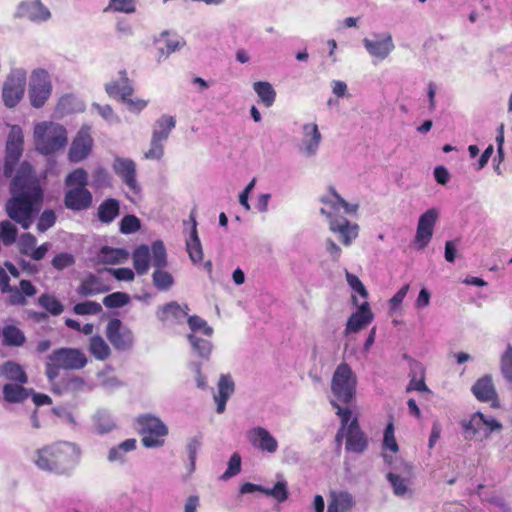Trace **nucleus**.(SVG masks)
Masks as SVG:
<instances>
[{"label":"nucleus","mask_w":512,"mask_h":512,"mask_svg":"<svg viewBox=\"0 0 512 512\" xmlns=\"http://www.w3.org/2000/svg\"><path fill=\"white\" fill-rule=\"evenodd\" d=\"M3 343L7 346H22L26 337L23 331L15 325H7L2 330Z\"/></svg>","instance_id":"58836bf2"},{"label":"nucleus","mask_w":512,"mask_h":512,"mask_svg":"<svg viewBox=\"0 0 512 512\" xmlns=\"http://www.w3.org/2000/svg\"><path fill=\"white\" fill-rule=\"evenodd\" d=\"M356 387V374L347 363H340L331 379V405L338 410L341 404H349L356 395Z\"/></svg>","instance_id":"39448f33"},{"label":"nucleus","mask_w":512,"mask_h":512,"mask_svg":"<svg viewBox=\"0 0 512 512\" xmlns=\"http://www.w3.org/2000/svg\"><path fill=\"white\" fill-rule=\"evenodd\" d=\"M352 300L353 303L358 306V309L349 317L345 327V334L359 332L367 327L374 319V314L367 301L359 304L356 295L352 296Z\"/></svg>","instance_id":"5701e85b"},{"label":"nucleus","mask_w":512,"mask_h":512,"mask_svg":"<svg viewBox=\"0 0 512 512\" xmlns=\"http://www.w3.org/2000/svg\"><path fill=\"white\" fill-rule=\"evenodd\" d=\"M136 440L133 438L126 439L119 445L110 448L107 459L111 463L123 464L126 461V455L136 449Z\"/></svg>","instance_id":"2f4dec72"},{"label":"nucleus","mask_w":512,"mask_h":512,"mask_svg":"<svg viewBox=\"0 0 512 512\" xmlns=\"http://www.w3.org/2000/svg\"><path fill=\"white\" fill-rule=\"evenodd\" d=\"M137 425L142 434V444L147 448L163 446L168 435V427L158 417L151 414H143L137 417Z\"/></svg>","instance_id":"9d476101"},{"label":"nucleus","mask_w":512,"mask_h":512,"mask_svg":"<svg viewBox=\"0 0 512 512\" xmlns=\"http://www.w3.org/2000/svg\"><path fill=\"white\" fill-rule=\"evenodd\" d=\"M152 265L156 268L153 272V284L158 290L167 291L174 284L173 276L163 268L167 265V253L162 241L152 243Z\"/></svg>","instance_id":"4468645a"},{"label":"nucleus","mask_w":512,"mask_h":512,"mask_svg":"<svg viewBox=\"0 0 512 512\" xmlns=\"http://www.w3.org/2000/svg\"><path fill=\"white\" fill-rule=\"evenodd\" d=\"M336 414L341 420V428L336 435V441L340 444L341 439L345 437L347 451L363 452L367 448V438L360 429L357 418L351 420L352 411L349 408H338Z\"/></svg>","instance_id":"423d86ee"},{"label":"nucleus","mask_w":512,"mask_h":512,"mask_svg":"<svg viewBox=\"0 0 512 512\" xmlns=\"http://www.w3.org/2000/svg\"><path fill=\"white\" fill-rule=\"evenodd\" d=\"M362 43L373 63L384 61L395 49L392 35L389 32L373 33L371 37H365Z\"/></svg>","instance_id":"2eb2a0df"},{"label":"nucleus","mask_w":512,"mask_h":512,"mask_svg":"<svg viewBox=\"0 0 512 512\" xmlns=\"http://www.w3.org/2000/svg\"><path fill=\"white\" fill-rule=\"evenodd\" d=\"M152 258V247L140 245L134 250L132 254L133 266L139 275H144L148 272Z\"/></svg>","instance_id":"c85d7f7f"},{"label":"nucleus","mask_w":512,"mask_h":512,"mask_svg":"<svg viewBox=\"0 0 512 512\" xmlns=\"http://www.w3.org/2000/svg\"><path fill=\"white\" fill-rule=\"evenodd\" d=\"M391 470L387 473V481L392 487L394 495L401 498H409L414 494V467L412 464L396 459L389 464Z\"/></svg>","instance_id":"1a4fd4ad"},{"label":"nucleus","mask_w":512,"mask_h":512,"mask_svg":"<svg viewBox=\"0 0 512 512\" xmlns=\"http://www.w3.org/2000/svg\"><path fill=\"white\" fill-rule=\"evenodd\" d=\"M89 351L98 360H105L109 357L111 350L109 345L101 336H92L89 341Z\"/></svg>","instance_id":"79ce46f5"},{"label":"nucleus","mask_w":512,"mask_h":512,"mask_svg":"<svg viewBox=\"0 0 512 512\" xmlns=\"http://www.w3.org/2000/svg\"><path fill=\"white\" fill-rule=\"evenodd\" d=\"M121 75V81L113 80L105 84V91L111 98H119L122 100L124 88L133 87L126 77V72H121Z\"/></svg>","instance_id":"a18cd8bd"},{"label":"nucleus","mask_w":512,"mask_h":512,"mask_svg":"<svg viewBox=\"0 0 512 512\" xmlns=\"http://www.w3.org/2000/svg\"><path fill=\"white\" fill-rule=\"evenodd\" d=\"M13 197L6 204L8 216L28 229L33 223L35 207L42 200V190L32 176V167L23 163L11 183Z\"/></svg>","instance_id":"f257e3e1"},{"label":"nucleus","mask_w":512,"mask_h":512,"mask_svg":"<svg viewBox=\"0 0 512 512\" xmlns=\"http://www.w3.org/2000/svg\"><path fill=\"white\" fill-rule=\"evenodd\" d=\"M188 324L191 329L190 334H195L198 336V334H203L208 337L212 336L213 329L210 327L207 322L198 317V316H191L188 318Z\"/></svg>","instance_id":"603ef678"},{"label":"nucleus","mask_w":512,"mask_h":512,"mask_svg":"<svg viewBox=\"0 0 512 512\" xmlns=\"http://www.w3.org/2000/svg\"><path fill=\"white\" fill-rule=\"evenodd\" d=\"M129 257L128 251L122 248L104 246L101 248L97 259L104 264H119L125 262Z\"/></svg>","instance_id":"473e14b6"},{"label":"nucleus","mask_w":512,"mask_h":512,"mask_svg":"<svg viewBox=\"0 0 512 512\" xmlns=\"http://www.w3.org/2000/svg\"><path fill=\"white\" fill-rule=\"evenodd\" d=\"M346 280L355 294H358L363 299L368 297L367 289L356 275L346 271Z\"/></svg>","instance_id":"0e129e2a"},{"label":"nucleus","mask_w":512,"mask_h":512,"mask_svg":"<svg viewBox=\"0 0 512 512\" xmlns=\"http://www.w3.org/2000/svg\"><path fill=\"white\" fill-rule=\"evenodd\" d=\"M4 399L10 403H17L25 400L28 397V391L22 387V384L8 383L3 387Z\"/></svg>","instance_id":"a19ab883"},{"label":"nucleus","mask_w":512,"mask_h":512,"mask_svg":"<svg viewBox=\"0 0 512 512\" xmlns=\"http://www.w3.org/2000/svg\"><path fill=\"white\" fill-rule=\"evenodd\" d=\"M264 494L273 497L278 502L286 501L289 495L286 481H278L273 488L264 487Z\"/></svg>","instance_id":"6e6d98bb"},{"label":"nucleus","mask_w":512,"mask_h":512,"mask_svg":"<svg viewBox=\"0 0 512 512\" xmlns=\"http://www.w3.org/2000/svg\"><path fill=\"white\" fill-rule=\"evenodd\" d=\"M134 88H124L122 102L126 105L128 111L139 114L147 106L149 101L138 97H132Z\"/></svg>","instance_id":"ea45409f"},{"label":"nucleus","mask_w":512,"mask_h":512,"mask_svg":"<svg viewBox=\"0 0 512 512\" xmlns=\"http://www.w3.org/2000/svg\"><path fill=\"white\" fill-rule=\"evenodd\" d=\"M56 221V215L52 210L44 211L38 221L37 229L40 232H45L49 228H51Z\"/></svg>","instance_id":"774afa93"},{"label":"nucleus","mask_w":512,"mask_h":512,"mask_svg":"<svg viewBox=\"0 0 512 512\" xmlns=\"http://www.w3.org/2000/svg\"><path fill=\"white\" fill-rule=\"evenodd\" d=\"M253 89L266 107L273 105L276 98V92L269 82H255L253 84Z\"/></svg>","instance_id":"37998d69"},{"label":"nucleus","mask_w":512,"mask_h":512,"mask_svg":"<svg viewBox=\"0 0 512 512\" xmlns=\"http://www.w3.org/2000/svg\"><path fill=\"white\" fill-rule=\"evenodd\" d=\"M193 350L202 358L208 359L212 352V344L208 339L200 338L195 334L188 335Z\"/></svg>","instance_id":"49530a36"},{"label":"nucleus","mask_w":512,"mask_h":512,"mask_svg":"<svg viewBox=\"0 0 512 512\" xmlns=\"http://www.w3.org/2000/svg\"><path fill=\"white\" fill-rule=\"evenodd\" d=\"M94 426L98 433L104 434L115 428V422L108 411L99 410L94 416Z\"/></svg>","instance_id":"c03bdc74"},{"label":"nucleus","mask_w":512,"mask_h":512,"mask_svg":"<svg viewBox=\"0 0 512 512\" xmlns=\"http://www.w3.org/2000/svg\"><path fill=\"white\" fill-rule=\"evenodd\" d=\"M130 302V296L125 292H114L104 297L103 304L107 308H120Z\"/></svg>","instance_id":"5fc2aeb1"},{"label":"nucleus","mask_w":512,"mask_h":512,"mask_svg":"<svg viewBox=\"0 0 512 512\" xmlns=\"http://www.w3.org/2000/svg\"><path fill=\"white\" fill-rule=\"evenodd\" d=\"M87 364L85 354L79 349L61 348L54 351L46 363V375L53 382L60 369H81Z\"/></svg>","instance_id":"0eeeda50"},{"label":"nucleus","mask_w":512,"mask_h":512,"mask_svg":"<svg viewBox=\"0 0 512 512\" xmlns=\"http://www.w3.org/2000/svg\"><path fill=\"white\" fill-rule=\"evenodd\" d=\"M99 115L110 125L118 124L120 122L119 116L114 112L110 105H99L94 103L92 105Z\"/></svg>","instance_id":"052dcab7"},{"label":"nucleus","mask_w":512,"mask_h":512,"mask_svg":"<svg viewBox=\"0 0 512 512\" xmlns=\"http://www.w3.org/2000/svg\"><path fill=\"white\" fill-rule=\"evenodd\" d=\"M23 131L18 125L11 126L7 143L4 174L10 176L23 152Z\"/></svg>","instance_id":"a211bd4d"},{"label":"nucleus","mask_w":512,"mask_h":512,"mask_svg":"<svg viewBox=\"0 0 512 512\" xmlns=\"http://www.w3.org/2000/svg\"><path fill=\"white\" fill-rule=\"evenodd\" d=\"M52 82L49 73L42 68L32 71L28 82V97L34 108L45 105L52 94Z\"/></svg>","instance_id":"9b49d317"},{"label":"nucleus","mask_w":512,"mask_h":512,"mask_svg":"<svg viewBox=\"0 0 512 512\" xmlns=\"http://www.w3.org/2000/svg\"><path fill=\"white\" fill-rule=\"evenodd\" d=\"M73 311L77 315H95L102 311V306L94 301H85L77 303Z\"/></svg>","instance_id":"4d7b16f0"},{"label":"nucleus","mask_w":512,"mask_h":512,"mask_svg":"<svg viewBox=\"0 0 512 512\" xmlns=\"http://www.w3.org/2000/svg\"><path fill=\"white\" fill-rule=\"evenodd\" d=\"M166 141L151 137L150 146L144 153V158L147 160H161L164 156V144Z\"/></svg>","instance_id":"864d4df0"},{"label":"nucleus","mask_w":512,"mask_h":512,"mask_svg":"<svg viewBox=\"0 0 512 512\" xmlns=\"http://www.w3.org/2000/svg\"><path fill=\"white\" fill-rule=\"evenodd\" d=\"M38 303L42 308L54 316L60 315L64 310L62 303L51 294H42L38 298Z\"/></svg>","instance_id":"de8ad7c7"},{"label":"nucleus","mask_w":512,"mask_h":512,"mask_svg":"<svg viewBox=\"0 0 512 512\" xmlns=\"http://www.w3.org/2000/svg\"><path fill=\"white\" fill-rule=\"evenodd\" d=\"M383 458L387 464H392L396 459L393 458L392 455H389L387 452H391L392 454H397L399 451V446L397 444L395 438V429L392 422H389L384 430L383 437Z\"/></svg>","instance_id":"c756f323"},{"label":"nucleus","mask_w":512,"mask_h":512,"mask_svg":"<svg viewBox=\"0 0 512 512\" xmlns=\"http://www.w3.org/2000/svg\"><path fill=\"white\" fill-rule=\"evenodd\" d=\"M0 375L5 379L24 384L27 382V375L22 367L12 361L4 363L0 367Z\"/></svg>","instance_id":"e433bc0d"},{"label":"nucleus","mask_w":512,"mask_h":512,"mask_svg":"<svg viewBox=\"0 0 512 512\" xmlns=\"http://www.w3.org/2000/svg\"><path fill=\"white\" fill-rule=\"evenodd\" d=\"M106 335L110 343L117 350H127L131 348L134 343L133 332L129 328L122 326L119 319L109 321Z\"/></svg>","instance_id":"412c9836"},{"label":"nucleus","mask_w":512,"mask_h":512,"mask_svg":"<svg viewBox=\"0 0 512 512\" xmlns=\"http://www.w3.org/2000/svg\"><path fill=\"white\" fill-rule=\"evenodd\" d=\"M176 126V119L174 116L164 114L160 116L153 127L152 136L160 140L166 141L171 131Z\"/></svg>","instance_id":"72a5a7b5"},{"label":"nucleus","mask_w":512,"mask_h":512,"mask_svg":"<svg viewBox=\"0 0 512 512\" xmlns=\"http://www.w3.org/2000/svg\"><path fill=\"white\" fill-rule=\"evenodd\" d=\"M112 169L125 184L128 193L133 195L140 193L141 188L137 181L136 163L132 159L117 156L112 163Z\"/></svg>","instance_id":"f3484780"},{"label":"nucleus","mask_w":512,"mask_h":512,"mask_svg":"<svg viewBox=\"0 0 512 512\" xmlns=\"http://www.w3.org/2000/svg\"><path fill=\"white\" fill-rule=\"evenodd\" d=\"M140 228V221L134 215H126L120 222V231L123 234H130L138 231Z\"/></svg>","instance_id":"69168bd1"},{"label":"nucleus","mask_w":512,"mask_h":512,"mask_svg":"<svg viewBox=\"0 0 512 512\" xmlns=\"http://www.w3.org/2000/svg\"><path fill=\"white\" fill-rule=\"evenodd\" d=\"M460 425L468 440L483 442L495 431L502 429V424L494 417L477 411L461 420Z\"/></svg>","instance_id":"6e6552de"},{"label":"nucleus","mask_w":512,"mask_h":512,"mask_svg":"<svg viewBox=\"0 0 512 512\" xmlns=\"http://www.w3.org/2000/svg\"><path fill=\"white\" fill-rule=\"evenodd\" d=\"M138 0H110L105 11L132 14L136 12Z\"/></svg>","instance_id":"09e8293b"},{"label":"nucleus","mask_w":512,"mask_h":512,"mask_svg":"<svg viewBox=\"0 0 512 512\" xmlns=\"http://www.w3.org/2000/svg\"><path fill=\"white\" fill-rule=\"evenodd\" d=\"M354 505L353 497L347 492H333L327 512H347Z\"/></svg>","instance_id":"f704fd0d"},{"label":"nucleus","mask_w":512,"mask_h":512,"mask_svg":"<svg viewBox=\"0 0 512 512\" xmlns=\"http://www.w3.org/2000/svg\"><path fill=\"white\" fill-rule=\"evenodd\" d=\"M27 84V71L18 67L10 70L3 87L2 98L8 108L15 107L23 98Z\"/></svg>","instance_id":"f8f14e48"},{"label":"nucleus","mask_w":512,"mask_h":512,"mask_svg":"<svg viewBox=\"0 0 512 512\" xmlns=\"http://www.w3.org/2000/svg\"><path fill=\"white\" fill-rule=\"evenodd\" d=\"M65 184L68 188L85 187L88 184V174L82 168H77L66 177Z\"/></svg>","instance_id":"3c124183"},{"label":"nucleus","mask_w":512,"mask_h":512,"mask_svg":"<svg viewBox=\"0 0 512 512\" xmlns=\"http://www.w3.org/2000/svg\"><path fill=\"white\" fill-rule=\"evenodd\" d=\"M218 392L214 395L217 404V413L221 414L225 411L226 402L234 393L235 385L229 375H221L217 385Z\"/></svg>","instance_id":"bb28decb"},{"label":"nucleus","mask_w":512,"mask_h":512,"mask_svg":"<svg viewBox=\"0 0 512 512\" xmlns=\"http://www.w3.org/2000/svg\"><path fill=\"white\" fill-rule=\"evenodd\" d=\"M59 109L62 112L81 111L83 110L82 103L78 102L77 99L72 95L63 96L58 104Z\"/></svg>","instance_id":"e2e57ef3"},{"label":"nucleus","mask_w":512,"mask_h":512,"mask_svg":"<svg viewBox=\"0 0 512 512\" xmlns=\"http://www.w3.org/2000/svg\"><path fill=\"white\" fill-rule=\"evenodd\" d=\"M111 184L110 175L103 167H97L92 173V185L96 188L108 187Z\"/></svg>","instance_id":"bf43d9fd"},{"label":"nucleus","mask_w":512,"mask_h":512,"mask_svg":"<svg viewBox=\"0 0 512 512\" xmlns=\"http://www.w3.org/2000/svg\"><path fill=\"white\" fill-rule=\"evenodd\" d=\"M65 206L73 211L88 209L92 204V194L85 187L68 188L64 198Z\"/></svg>","instance_id":"b1692460"},{"label":"nucleus","mask_w":512,"mask_h":512,"mask_svg":"<svg viewBox=\"0 0 512 512\" xmlns=\"http://www.w3.org/2000/svg\"><path fill=\"white\" fill-rule=\"evenodd\" d=\"M440 217V210L432 207L422 213L418 219L414 244L419 250H423L430 243L434 228Z\"/></svg>","instance_id":"dca6fc26"},{"label":"nucleus","mask_w":512,"mask_h":512,"mask_svg":"<svg viewBox=\"0 0 512 512\" xmlns=\"http://www.w3.org/2000/svg\"><path fill=\"white\" fill-rule=\"evenodd\" d=\"M501 372L506 380L512 382V346L508 345L501 356Z\"/></svg>","instance_id":"13d9d810"},{"label":"nucleus","mask_w":512,"mask_h":512,"mask_svg":"<svg viewBox=\"0 0 512 512\" xmlns=\"http://www.w3.org/2000/svg\"><path fill=\"white\" fill-rule=\"evenodd\" d=\"M247 440L257 450L274 454L278 450L277 439L264 427L255 426L246 433Z\"/></svg>","instance_id":"4be33fe9"},{"label":"nucleus","mask_w":512,"mask_h":512,"mask_svg":"<svg viewBox=\"0 0 512 512\" xmlns=\"http://www.w3.org/2000/svg\"><path fill=\"white\" fill-rule=\"evenodd\" d=\"M156 45V61L161 63L165 61L170 54L182 48L184 45L177 38H170L167 33H162L155 41Z\"/></svg>","instance_id":"393cba45"},{"label":"nucleus","mask_w":512,"mask_h":512,"mask_svg":"<svg viewBox=\"0 0 512 512\" xmlns=\"http://www.w3.org/2000/svg\"><path fill=\"white\" fill-rule=\"evenodd\" d=\"M241 469V458L238 454H233L229 460L228 468L221 476V479L227 480L240 472Z\"/></svg>","instance_id":"338daca9"},{"label":"nucleus","mask_w":512,"mask_h":512,"mask_svg":"<svg viewBox=\"0 0 512 512\" xmlns=\"http://www.w3.org/2000/svg\"><path fill=\"white\" fill-rule=\"evenodd\" d=\"M17 235L18 230L14 224L8 220L0 222V237L5 246L15 243Z\"/></svg>","instance_id":"8fccbe9b"},{"label":"nucleus","mask_w":512,"mask_h":512,"mask_svg":"<svg viewBox=\"0 0 512 512\" xmlns=\"http://www.w3.org/2000/svg\"><path fill=\"white\" fill-rule=\"evenodd\" d=\"M472 393L477 400L482 402L495 401L497 397L492 378L488 375L476 381L472 386Z\"/></svg>","instance_id":"cd10ccee"},{"label":"nucleus","mask_w":512,"mask_h":512,"mask_svg":"<svg viewBox=\"0 0 512 512\" xmlns=\"http://www.w3.org/2000/svg\"><path fill=\"white\" fill-rule=\"evenodd\" d=\"M322 139V134L316 122H306L301 124L296 141L298 153L305 158L316 157L319 152Z\"/></svg>","instance_id":"ddd939ff"},{"label":"nucleus","mask_w":512,"mask_h":512,"mask_svg":"<svg viewBox=\"0 0 512 512\" xmlns=\"http://www.w3.org/2000/svg\"><path fill=\"white\" fill-rule=\"evenodd\" d=\"M120 212V203L118 200L108 198L98 207V218L103 223H111Z\"/></svg>","instance_id":"c9c22d12"},{"label":"nucleus","mask_w":512,"mask_h":512,"mask_svg":"<svg viewBox=\"0 0 512 512\" xmlns=\"http://www.w3.org/2000/svg\"><path fill=\"white\" fill-rule=\"evenodd\" d=\"M14 17L44 23L51 19V12L41 0H24L17 5Z\"/></svg>","instance_id":"6ab92c4d"},{"label":"nucleus","mask_w":512,"mask_h":512,"mask_svg":"<svg viewBox=\"0 0 512 512\" xmlns=\"http://www.w3.org/2000/svg\"><path fill=\"white\" fill-rule=\"evenodd\" d=\"M187 307H182L176 302L169 303L160 307L157 311V317L160 321L168 324H176L185 320L188 316Z\"/></svg>","instance_id":"a878e982"},{"label":"nucleus","mask_w":512,"mask_h":512,"mask_svg":"<svg viewBox=\"0 0 512 512\" xmlns=\"http://www.w3.org/2000/svg\"><path fill=\"white\" fill-rule=\"evenodd\" d=\"M93 144L91 128L87 125L82 126L72 140L68 152V159L73 163L85 160L90 155Z\"/></svg>","instance_id":"aec40b11"},{"label":"nucleus","mask_w":512,"mask_h":512,"mask_svg":"<svg viewBox=\"0 0 512 512\" xmlns=\"http://www.w3.org/2000/svg\"><path fill=\"white\" fill-rule=\"evenodd\" d=\"M186 249L191 261L195 264L203 260V250L196 229V220L192 219V228L188 239L186 240Z\"/></svg>","instance_id":"7c9ffc66"},{"label":"nucleus","mask_w":512,"mask_h":512,"mask_svg":"<svg viewBox=\"0 0 512 512\" xmlns=\"http://www.w3.org/2000/svg\"><path fill=\"white\" fill-rule=\"evenodd\" d=\"M107 290L108 288L105 287L97 277L90 275L81 282L77 292L79 295L87 297L97 295Z\"/></svg>","instance_id":"4c0bfd02"},{"label":"nucleus","mask_w":512,"mask_h":512,"mask_svg":"<svg viewBox=\"0 0 512 512\" xmlns=\"http://www.w3.org/2000/svg\"><path fill=\"white\" fill-rule=\"evenodd\" d=\"M36 238L31 233H24L20 236L18 240V248L20 253L30 256L33 249L36 246Z\"/></svg>","instance_id":"680f3d73"},{"label":"nucleus","mask_w":512,"mask_h":512,"mask_svg":"<svg viewBox=\"0 0 512 512\" xmlns=\"http://www.w3.org/2000/svg\"><path fill=\"white\" fill-rule=\"evenodd\" d=\"M319 201L320 214L325 218L330 232L336 235L343 246H351L359 236L360 226L341 215V211L346 215L356 216L359 203L346 201L333 187H329Z\"/></svg>","instance_id":"f03ea898"},{"label":"nucleus","mask_w":512,"mask_h":512,"mask_svg":"<svg viewBox=\"0 0 512 512\" xmlns=\"http://www.w3.org/2000/svg\"><path fill=\"white\" fill-rule=\"evenodd\" d=\"M81 449L71 442H57L36 451L33 458L41 470L59 474L68 473L80 462Z\"/></svg>","instance_id":"7ed1b4c3"},{"label":"nucleus","mask_w":512,"mask_h":512,"mask_svg":"<svg viewBox=\"0 0 512 512\" xmlns=\"http://www.w3.org/2000/svg\"><path fill=\"white\" fill-rule=\"evenodd\" d=\"M34 145L42 155H53L62 151L68 143L67 129L60 123L42 121L34 126Z\"/></svg>","instance_id":"20e7f679"}]
</instances>
